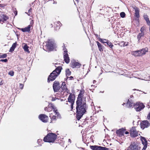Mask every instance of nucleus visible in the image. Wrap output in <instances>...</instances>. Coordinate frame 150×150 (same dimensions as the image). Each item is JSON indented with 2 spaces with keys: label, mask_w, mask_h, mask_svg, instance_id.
Segmentation results:
<instances>
[{
  "label": "nucleus",
  "mask_w": 150,
  "mask_h": 150,
  "mask_svg": "<svg viewBox=\"0 0 150 150\" xmlns=\"http://www.w3.org/2000/svg\"><path fill=\"white\" fill-rule=\"evenodd\" d=\"M83 93L81 92L79 94L76 101V117L79 120L86 112V98L83 97Z\"/></svg>",
  "instance_id": "f257e3e1"
},
{
  "label": "nucleus",
  "mask_w": 150,
  "mask_h": 150,
  "mask_svg": "<svg viewBox=\"0 0 150 150\" xmlns=\"http://www.w3.org/2000/svg\"><path fill=\"white\" fill-rule=\"evenodd\" d=\"M61 70V68L59 67L54 70L50 74L48 78V81L54 80L56 77L60 74Z\"/></svg>",
  "instance_id": "f03ea898"
},
{
  "label": "nucleus",
  "mask_w": 150,
  "mask_h": 150,
  "mask_svg": "<svg viewBox=\"0 0 150 150\" xmlns=\"http://www.w3.org/2000/svg\"><path fill=\"white\" fill-rule=\"evenodd\" d=\"M52 110H51V112H52L50 113V117L51 120V122H52V121L55 120L57 118L60 117L59 113L57 111L55 107L54 106H52Z\"/></svg>",
  "instance_id": "7ed1b4c3"
},
{
  "label": "nucleus",
  "mask_w": 150,
  "mask_h": 150,
  "mask_svg": "<svg viewBox=\"0 0 150 150\" xmlns=\"http://www.w3.org/2000/svg\"><path fill=\"white\" fill-rule=\"evenodd\" d=\"M56 138V135L53 133H50L44 138V141L45 142H54Z\"/></svg>",
  "instance_id": "20e7f679"
},
{
  "label": "nucleus",
  "mask_w": 150,
  "mask_h": 150,
  "mask_svg": "<svg viewBox=\"0 0 150 150\" xmlns=\"http://www.w3.org/2000/svg\"><path fill=\"white\" fill-rule=\"evenodd\" d=\"M54 44L53 41L51 40H49L46 42V51H51L54 48Z\"/></svg>",
  "instance_id": "39448f33"
},
{
  "label": "nucleus",
  "mask_w": 150,
  "mask_h": 150,
  "mask_svg": "<svg viewBox=\"0 0 150 150\" xmlns=\"http://www.w3.org/2000/svg\"><path fill=\"white\" fill-rule=\"evenodd\" d=\"M130 133L131 136L133 137H137L140 134L139 132L136 130L135 127H132L130 130Z\"/></svg>",
  "instance_id": "423d86ee"
},
{
  "label": "nucleus",
  "mask_w": 150,
  "mask_h": 150,
  "mask_svg": "<svg viewBox=\"0 0 150 150\" xmlns=\"http://www.w3.org/2000/svg\"><path fill=\"white\" fill-rule=\"evenodd\" d=\"M145 106L142 103L137 102L134 105L135 109L137 111H139L143 109Z\"/></svg>",
  "instance_id": "0eeeda50"
},
{
  "label": "nucleus",
  "mask_w": 150,
  "mask_h": 150,
  "mask_svg": "<svg viewBox=\"0 0 150 150\" xmlns=\"http://www.w3.org/2000/svg\"><path fill=\"white\" fill-rule=\"evenodd\" d=\"M63 50L64 51V60L67 63H68L69 62L70 59L67 54V51L65 48V47H64Z\"/></svg>",
  "instance_id": "6e6552de"
},
{
  "label": "nucleus",
  "mask_w": 150,
  "mask_h": 150,
  "mask_svg": "<svg viewBox=\"0 0 150 150\" xmlns=\"http://www.w3.org/2000/svg\"><path fill=\"white\" fill-rule=\"evenodd\" d=\"M140 125L141 128L144 129L149 127L150 125V124L147 120H144L141 122Z\"/></svg>",
  "instance_id": "1a4fd4ad"
},
{
  "label": "nucleus",
  "mask_w": 150,
  "mask_h": 150,
  "mask_svg": "<svg viewBox=\"0 0 150 150\" xmlns=\"http://www.w3.org/2000/svg\"><path fill=\"white\" fill-rule=\"evenodd\" d=\"M75 99V97L74 95L71 94H70L68 100L69 102L71 103V106L72 108V106L74 104Z\"/></svg>",
  "instance_id": "9d476101"
},
{
  "label": "nucleus",
  "mask_w": 150,
  "mask_h": 150,
  "mask_svg": "<svg viewBox=\"0 0 150 150\" xmlns=\"http://www.w3.org/2000/svg\"><path fill=\"white\" fill-rule=\"evenodd\" d=\"M39 118L42 122H47L48 119V116L44 114L40 115L39 116Z\"/></svg>",
  "instance_id": "9b49d317"
},
{
  "label": "nucleus",
  "mask_w": 150,
  "mask_h": 150,
  "mask_svg": "<svg viewBox=\"0 0 150 150\" xmlns=\"http://www.w3.org/2000/svg\"><path fill=\"white\" fill-rule=\"evenodd\" d=\"M59 83L58 81H55L53 85V88L55 91H57L60 88Z\"/></svg>",
  "instance_id": "f8f14e48"
},
{
  "label": "nucleus",
  "mask_w": 150,
  "mask_h": 150,
  "mask_svg": "<svg viewBox=\"0 0 150 150\" xmlns=\"http://www.w3.org/2000/svg\"><path fill=\"white\" fill-rule=\"evenodd\" d=\"M125 129L122 128L117 130L116 131V133L119 136L123 135Z\"/></svg>",
  "instance_id": "ddd939ff"
},
{
  "label": "nucleus",
  "mask_w": 150,
  "mask_h": 150,
  "mask_svg": "<svg viewBox=\"0 0 150 150\" xmlns=\"http://www.w3.org/2000/svg\"><path fill=\"white\" fill-rule=\"evenodd\" d=\"M131 54L135 57H140L141 56L140 51L139 50L133 51L132 52Z\"/></svg>",
  "instance_id": "4468645a"
},
{
  "label": "nucleus",
  "mask_w": 150,
  "mask_h": 150,
  "mask_svg": "<svg viewBox=\"0 0 150 150\" xmlns=\"http://www.w3.org/2000/svg\"><path fill=\"white\" fill-rule=\"evenodd\" d=\"M72 63V67L73 68H74L75 67H80V64L78 62H76L75 61H73L71 62Z\"/></svg>",
  "instance_id": "2eb2a0df"
},
{
  "label": "nucleus",
  "mask_w": 150,
  "mask_h": 150,
  "mask_svg": "<svg viewBox=\"0 0 150 150\" xmlns=\"http://www.w3.org/2000/svg\"><path fill=\"white\" fill-rule=\"evenodd\" d=\"M139 50L140 51L141 56H142L143 55L145 54L146 53L148 52V49L147 48H143L142 49Z\"/></svg>",
  "instance_id": "dca6fc26"
},
{
  "label": "nucleus",
  "mask_w": 150,
  "mask_h": 150,
  "mask_svg": "<svg viewBox=\"0 0 150 150\" xmlns=\"http://www.w3.org/2000/svg\"><path fill=\"white\" fill-rule=\"evenodd\" d=\"M61 88L62 90L64 91V92H66L67 93L69 92V91L67 89L65 82L62 83Z\"/></svg>",
  "instance_id": "f3484780"
},
{
  "label": "nucleus",
  "mask_w": 150,
  "mask_h": 150,
  "mask_svg": "<svg viewBox=\"0 0 150 150\" xmlns=\"http://www.w3.org/2000/svg\"><path fill=\"white\" fill-rule=\"evenodd\" d=\"M133 8L135 11V16L137 18H139V9L136 7H134Z\"/></svg>",
  "instance_id": "a211bd4d"
},
{
  "label": "nucleus",
  "mask_w": 150,
  "mask_h": 150,
  "mask_svg": "<svg viewBox=\"0 0 150 150\" xmlns=\"http://www.w3.org/2000/svg\"><path fill=\"white\" fill-rule=\"evenodd\" d=\"M141 139L142 142V144L144 145V146H147V142L145 138L144 137H141Z\"/></svg>",
  "instance_id": "6ab92c4d"
},
{
  "label": "nucleus",
  "mask_w": 150,
  "mask_h": 150,
  "mask_svg": "<svg viewBox=\"0 0 150 150\" xmlns=\"http://www.w3.org/2000/svg\"><path fill=\"white\" fill-rule=\"evenodd\" d=\"M31 25H29L28 27L24 28L21 29V30L23 32H29L30 30Z\"/></svg>",
  "instance_id": "aec40b11"
},
{
  "label": "nucleus",
  "mask_w": 150,
  "mask_h": 150,
  "mask_svg": "<svg viewBox=\"0 0 150 150\" xmlns=\"http://www.w3.org/2000/svg\"><path fill=\"white\" fill-rule=\"evenodd\" d=\"M8 19V17L5 15H3L2 19H0V23L3 24L4 23V21H6Z\"/></svg>",
  "instance_id": "412c9836"
},
{
  "label": "nucleus",
  "mask_w": 150,
  "mask_h": 150,
  "mask_svg": "<svg viewBox=\"0 0 150 150\" xmlns=\"http://www.w3.org/2000/svg\"><path fill=\"white\" fill-rule=\"evenodd\" d=\"M23 48L24 49V51L28 53H29L30 52L28 50V46L25 43H23Z\"/></svg>",
  "instance_id": "4be33fe9"
},
{
  "label": "nucleus",
  "mask_w": 150,
  "mask_h": 150,
  "mask_svg": "<svg viewBox=\"0 0 150 150\" xmlns=\"http://www.w3.org/2000/svg\"><path fill=\"white\" fill-rule=\"evenodd\" d=\"M134 105V103L132 101H129V100H128V101L127 104V106L128 107H130L132 106L133 105Z\"/></svg>",
  "instance_id": "5701e85b"
},
{
  "label": "nucleus",
  "mask_w": 150,
  "mask_h": 150,
  "mask_svg": "<svg viewBox=\"0 0 150 150\" xmlns=\"http://www.w3.org/2000/svg\"><path fill=\"white\" fill-rule=\"evenodd\" d=\"M100 147L96 145L91 146H90L91 149L93 150H99Z\"/></svg>",
  "instance_id": "b1692460"
},
{
  "label": "nucleus",
  "mask_w": 150,
  "mask_h": 150,
  "mask_svg": "<svg viewBox=\"0 0 150 150\" xmlns=\"http://www.w3.org/2000/svg\"><path fill=\"white\" fill-rule=\"evenodd\" d=\"M16 43H13L11 47V48L9 52H12L14 50V49L16 48Z\"/></svg>",
  "instance_id": "393cba45"
},
{
  "label": "nucleus",
  "mask_w": 150,
  "mask_h": 150,
  "mask_svg": "<svg viewBox=\"0 0 150 150\" xmlns=\"http://www.w3.org/2000/svg\"><path fill=\"white\" fill-rule=\"evenodd\" d=\"M144 18L146 21V23H147L148 25H149L150 23V21L149 20V19L148 17V16L146 15H144Z\"/></svg>",
  "instance_id": "a878e982"
},
{
  "label": "nucleus",
  "mask_w": 150,
  "mask_h": 150,
  "mask_svg": "<svg viewBox=\"0 0 150 150\" xmlns=\"http://www.w3.org/2000/svg\"><path fill=\"white\" fill-rule=\"evenodd\" d=\"M99 41L103 43H107L108 42L107 40L105 39H102L101 38L99 39Z\"/></svg>",
  "instance_id": "bb28decb"
},
{
  "label": "nucleus",
  "mask_w": 150,
  "mask_h": 150,
  "mask_svg": "<svg viewBox=\"0 0 150 150\" xmlns=\"http://www.w3.org/2000/svg\"><path fill=\"white\" fill-rule=\"evenodd\" d=\"M97 45L98 46L99 50L100 51H102L103 50L101 48V44L98 41L97 42Z\"/></svg>",
  "instance_id": "cd10ccee"
},
{
  "label": "nucleus",
  "mask_w": 150,
  "mask_h": 150,
  "mask_svg": "<svg viewBox=\"0 0 150 150\" xmlns=\"http://www.w3.org/2000/svg\"><path fill=\"white\" fill-rule=\"evenodd\" d=\"M66 76H69L71 74V72L68 69H67L66 70Z\"/></svg>",
  "instance_id": "c85d7f7f"
},
{
  "label": "nucleus",
  "mask_w": 150,
  "mask_h": 150,
  "mask_svg": "<svg viewBox=\"0 0 150 150\" xmlns=\"http://www.w3.org/2000/svg\"><path fill=\"white\" fill-rule=\"evenodd\" d=\"M127 150H136V149L133 145H131L128 148Z\"/></svg>",
  "instance_id": "c756f323"
},
{
  "label": "nucleus",
  "mask_w": 150,
  "mask_h": 150,
  "mask_svg": "<svg viewBox=\"0 0 150 150\" xmlns=\"http://www.w3.org/2000/svg\"><path fill=\"white\" fill-rule=\"evenodd\" d=\"M53 106V105H51V107H46L45 108V110L47 111H49L50 109H52V106Z\"/></svg>",
  "instance_id": "7c9ffc66"
},
{
  "label": "nucleus",
  "mask_w": 150,
  "mask_h": 150,
  "mask_svg": "<svg viewBox=\"0 0 150 150\" xmlns=\"http://www.w3.org/2000/svg\"><path fill=\"white\" fill-rule=\"evenodd\" d=\"M107 44L111 48H112L113 47V45L112 43L110 42H108L107 43Z\"/></svg>",
  "instance_id": "2f4dec72"
},
{
  "label": "nucleus",
  "mask_w": 150,
  "mask_h": 150,
  "mask_svg": "<svg viewBox=\"0 0 150 150\" xmlns=\"http://www.w3.org/2000/svg\"><path fill=\"white\" fill-rule=\"evenodd\" d=\"M99 150H108V148L100 146Z\"/></svg>",
  "instance_id": "473e14b6"
},
{
  "label": "nucleus",
  "mask_w": 150,
  "mask_h": 150,
  "mask_svg": "<svg viewBox=\"0 0 150 150\" xmlns=\"http://www.w3.org/2000/svg\"><path fill=\"white\" fill-rule=\"evenodd\" d=\"M125 13L124 12H122L120 13V16L122 18H123L125 17Z\"/></svg>",
  "instance_id": "72a5a7b5"
},
{
  "label": "nucleus",
  "mask_w": 150,
  "mask_h": 150,
  "mask_svg": "<svg viewBox=\"0 0 150 150\" xmlns=\"http://www.w3.org/2000/svg\"><path fill=\"white\" fill-rule=\"evenodd\" d=\"M144 35V33H139L137 36V38L138 40H139L141 38V37L143 36Z\"/></svg>",
  "instance_id": "f704fd0d"
},
{
  "label": "nucleus",
  "mask_w": 150,
  "mask_h": 150,
  "mask_svg": "<svg viewBox=\"0 0 150 150\" xmlns=\"http://www.w3.org/2000/svg\"><path fill=\"white\" fill-rule=\"evenodd\" d=\"M14 72L12 71H9L8 73V74L11 76H13L14 75Z\"/></svg>",
  "instance_id": "c9c22d12"
},
{
  "label": "nucleus",
  "mask_w": 150,
  "mask_h": 150,
  "mask_svg": "<svg viewBox=\"0 0 150 150\" xmlns=\"http://www.w3.org/2000/svg\"><path fill=\"white\" fill-rule=\"evenodd\" d=\"M118 44L121 47L125 46L124 42L123 41L120 42Z\"/></svg>",
  "instance_id": "e433bc0d"
},
{
  "label": "nucleus",
  "mask_w": 150,
  "mask_h": 150,
  "mask_svg": "<svg viewBox=\"0 0 150 150\" xmlns=\"http://www.w3.org/2000/svg\"><path fill=\"white\" fill-rule=\"evenodd\" d=\"M7 57V55L6 54H4L3 55H0V58H5L6 57Z\"/></svg>",
  "instance_id": "4c0bfd02"
},
{
  "label": "nucleus",
  "mask_w": 150,
  "mask_h": 150,
  "mask_svg": "<svg viewBox=\"0 0 150 150\" xmlns=\"http://www.w3.org/2000/svg\"><path fill=\"white\" fill-rule=\"evenodd\" d=\"M145 28L144 27H143L141 28L140 30H141V31L142 32V33H143V32L145 30Z\"/></svg>",
  "instance_id": "58836bf2"
},
{
  "label": "nucleus",
  "mask_w": 150,
  "mask_h": 150,
  "mask_svg": "<svg viewBox=\"0 0 150 150\" xmlns=\"http://www.w3.org/2000/svg\"><path fill=\"white\" fill-rule=\"evenodd\" d=\"M0 61L1 62H6L7 61V59H1L0 60Z\"/></svg>",
  "instance_id": "ea45409f"
},
{
  "label": "nucleus",
  "mask_w": 150,
  "mask_h": 150,
  "mask_svg": "<svg viewBox=\"0 0 150 150\" xmlns=\"http://www.w3.org/2000/svg\"><path fill=\"white\" fill-rule=\"evenodd\" d=\"M20 88L21 89H22L23 88V85L22 84H20Z\"/></svg>",
  "instance_id": "a19ab883"
},
{
  "label": "nucleus",
  "mask_w": 150,
  "mask_h": 150,
  "mask_svg": "<svg viewBox=\"0 0 150 150\" xmlns=\"http://www.w3.org/2000/svg\"><path fill=\"white\" fill-rule=\"evenodd\" d=\"M147 118L148 120H150V112L149 113L147 116Z\"/></svg>",
  "instance_id": "79ce46f5"
},
{
  "label": "nucleus",
  "mask_w": 150,
  "mask_h": 150,
  "mask_svg": "<svg viewBox=\"0 0 150 150\" xmlns=\"http://www.w3.org/2000/svg\"><path fill=\"white\" fill-rule=\"evenodd\" d=\"M25 13H27L28 16H30L32 14L31 12L30 11H28V13L25 12Z\"/></svg>",
  "instance_id": "37998d69"
},
{
  "label": "nucleus",
  "mask_w": 150,
  "mask_h": 150,
  "mask_svg": "<svg viewBox=\"0 0 150 150\" xmlns=\"http://www.w3.org/2000/svg\"><path fill=\"white\" fill-rule=\"evenodd\" d=\"M147 147V146H144V147L142 150H145Z\"/></svg>",
  "instance_id": "c03bdc74"
},
{
  "label": "nucleus",
  "mask_w": 150,
  "mask_h": 150,
  "mask_svg": "<svg viewBox=\"0 0 150 150\" xmlns=\"http://www.w3.org/2000/svg\"><path fill=\"white\" fill-rule=\"evenodd\" d=\"M124 45L125 46H127L128 45V42H124Z\"/></svg>",
  "instance_id": "a18cd8bd"
},
{
  "label": "nucleus",
  "mask_w": 150,
  "mask_h": 150,
  "mask_svg": "<svg viewBox=\"0 0 150 150\" xmlns=\"http://www.w3.org/2000/svg\"><path fill=\"white\" fill-rule=\"evenodd\" d=\"M3 83L2 81H1L0 82V85L1 86L3 85Z\"/></svg>",
  "instance_id": "49530a36"
},
{
  "label": "nucleus",
  "mask_w": 150,
  "mask_h": 150,
  "mask_svg": "<svg viewBox=\"0 0 150 150\" xmlns=\"http://www.w3.org/2000/svg\"><path fill=\"white\" fill-rule=\"evenodd\" d=\"M125 134H129V132H127V131H126L125 132Z\"/></svg>",
  "instance_id": "de8ad7c7"
},
{
  "label": "nucleus",
  "mask_w": 150,
  "mask_h": 150,
  "mask_svg": "<svg viewBox=\"0 0 150 150\" xmlns=\"http://www.w3.org/2000/svg\"><path fill=\"white\" fill-rule=\"evenodd\" d=\"M32 10L31 8H30L28 10V11L31 12Z\"/></svg>",
  "instance_id": "09e8293b"
},
{
  "label": "nucleus",
  "mask_w": 150,
  "mask_h": 150,
  "mask_svg": "<svg viewBox=\"0 0 150 150\" xmlns=\"http://www.w3.org/2000/svg\"><path fill=\"white\" fill-rule=\"evenodd\" d=\"M69 142H70V143H71V139H69Z\"/></svg>",
  "instance_id": "8fccbe9b"
},
{
  "label": "nucleus",
  "mask_w": 150,
  "mask_h": 150,
  "mask_svg": "<svg viewBox=\"0 0 150 150\" xmlns=\"http://www.w3.org/2000/svg\"><path fill=\"white\" fill-rule=\"evenodd\" d=\"M96 82V81L95 80L93 81V83H95Z\"/></svg>",
  "instance_id": "3c124183"
},
{
  "label": "nucleus",
  "mask_w": 150,
  "mask_h": 150,
  "mask_svg": "<svg viewBox=\"0 0 150 150\" xmlns=\"http://www.w3.org/2000/svg\"><path fill=\"white\" fill-rule=\"evenodd\" d=\"M147 107H148L149 108V105H148L147 106Z\"/></svg>",
  "instance_id": "603ef678"
},
{
  "label": "nucleus",
  "mask_w": 150,
  "mask_h": 150,
  "mask_svg": "<svg viewBox=\"0 0 150 150\" xmlns=\"http://www.w3.org/2000/svg\"><path fill=\"white\" fill-rule=\"evenodd\" d=\"M33 23V21H32L31 22V23Z\"/></svg>",
  "instance_id": "864d4df0"
},
{
  "label": "nucleus",
  "mask_w": 150,
  "mask_h": 150,
  "mask_svg": "<svg viewBox=\"0 0 150 150\" xmlns=\"http://www.w3.org/2000/svg\"><path fill=\"white\" fill-rule=\"evenodd\" d=\"M149 77L150 79V76H149Z\"/></svg>",
  "instance_id": "5fc2aeb1"
},
{
  "label": "nucleus",
  "mask_w": 150,
  "mask_h": 150,
  "mask_svg": "<svg viewBox=\"0 0 150 150\" xmlns=\"http://www.w3.org/2000/svg\"><path fill=\"white\" fill-rule=\"evenodd\" d=\"M141 79L142 80H144V79Z\"/></svg>",
  "instance_id": "6e6d98bb"
}]
</instances>
